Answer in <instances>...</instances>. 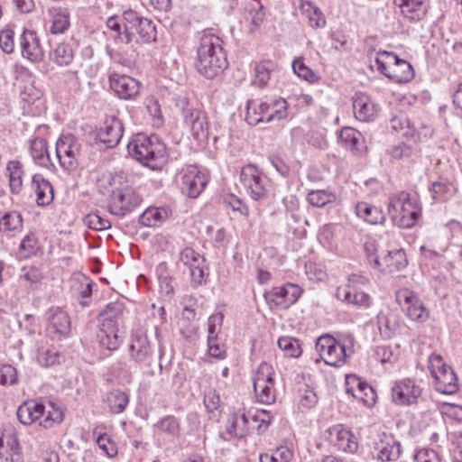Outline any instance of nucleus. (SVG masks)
I'll list each match as a JSON object with an SVG mask.
<instances>
[{
  "label": "nucleus",
  "mask_w": 462,
  "mask_h": 462,
  "mask_svg": "<svg viewBox=\"0 0 462 462\" xmlns=\"http://www.w3.org/2000/svg\"><path fill=\"white\" fill-rule=\"evenodd\" d=\"M18 383L17 371L10 365H4L0 366V384L1 385H14Z\"/></svg>",
  "instance_id": "nucleus-58"
},
{
  "label": "nucleus",
  "mask_w": 462,
  "mask_h": 462,
  "mask_svg": "<svg viewBox=\"0 0 462 462\" xmlns=\"http://www.w3.org/2000/svg\"><path fill=\"white\" fill-rule=\"evenodd\" d=\"M129 356L132 361L144 369H149L157 361V355L152 349L148 337L144 334H134L132 336L129 345ZM149 375H153L152 369L147 370Z\"/></svg>",
  "instance_id": "nucleus-7"
},
{
  "label": "nucleus",
  "mask_w": 462,
  "mask_h": 462,
  "mask_svg": "<svg viewBox=\"0 0 462 462\" xmlns=\"http://www.w3.org/2000/svg\"><path fill=\"white\" fill-rule=\"evenodd\" d=\"M222 40L210 33L200 37L195 66L207 79H213L227 68V59L222 47Z\"/></svg>",
  "instance_id": "nucleus-1"
},
{
  "label": "nucleus",
  "mask_w": 462,
  "mask_h": 462,
  "mask_svg": "<svg viewBox=\"0 0 462 462\" xmlns=\"http://www.w3.org/2000/svg\"><path fill=\"white\" fill-rule=\"evenodd\" d=\"M266 123L273 120H281L287 116V102L284 99H277L272 102H267V108L265 109Z\"/></svg>",
  "instance_id": "nucleus-38"
},
{
  "label": "nucleus",
  "mask_w": 462,
  "mask_h": 462,
  "mask_svg": "<svg viewBox=\"0 0 462 462\" xmlns=\"http://www.w3.org/2000/svg\"><path fill=\"white\" fill-rule=\"evenodd\" d=\"M97 444L107 457H114L117 454L116 444L112 440L110 436L106 433L100 434L97 439Z\"/></svg>",
  "instance_id": "nucleus-56"
},
{
  "label": "nucleus",
  "mask_w": 462,
  "mask_h": 462,
  "mask_svg": "<svg viewBox=\"0 0 462 462\" xmlns=\"http://www.w3.org/2000/svg\"><path fill=\"white\" fill-rule=\"evenodd\" d=\"M0 48L5 53H12L14 48V32L5 29L0 32Z\"/></svg>",
  "instance_id": "nucleus-60"
},
{
  "label": "nucleus",
  "mask_w": 462,
  "mask_h": 462,
  "mask_svg": "<svg viewBox=\"0 0 462 462\" xmlns=\"http://www.w3.org/2000/svg\"><path fill=\"white\" fill-rule=\"evenodd\" d=\"M393 63L391 65L389 79L399 83L409 82L414 77V70L410 62L400 59L397 55H392Z\"/></svg>",
  "instance_id": "nucleus-25"
},
{
  "label": "nucleus",
  "mask_w": 462,
  "mask_h": 462,
  "mask_svg": "<svg viewBox=\"0 0 462 462\" xmlns=\"http://www.w3.org/2000/svg\"><path fill=\"white\" fill-rule=\"evenodd\" d=\"M254 390L259 402L264 404H271L275 402L274 382L269 383H259L254 385Z\"/></svg>",
  "instance_id": "nucleus-44"
},
{
  "label": "nucleus",
  "mask_w": 462,
  "mask_h": 462,
  "mask_svg": "<svg viewBox=\"0 0 462 462\" xmlns=\"http://www.w3.org/2000/svg\"><path fill=\"white\" fill-rule=\"evenodd\" d=\"M180 189L189 198H197L205 189L208 179L196 168L190 167L181 173Z\"/></svg>",
  "instance_id": "nucleus-16"
},
{
  "label": "nucleus",
  "mask_w": 462,
  "mask_h": 462,
  "mask_svg": "<svg viewBox=\"0 0 462 462\" xmlns=\"http://www.w3.org/2000/svg\"><path fill=\"white\" fill-rule=\"evenodd\" d=\"M335 195L321 189L312 190L307 196L308 201L311 205L318 208H321L328 203H332L335 200Z\"/></svg>",
  "instance_id": "nucleus-49"
},
{
  "label": "nucleus",
  "mask_w": 462,
  "mask_h": 462,
  "mask_svg": "<svg viewBox=\"0 0 462 462\" xmlns=\"http://www.w3.org/2000/svg\"><path fill=\"white\" fill-rule=\"evenodd\" d=\"M356 214L358 217L371 225L383 224L385 221L383 211L366 202H359L356 205Z\"/></svg>",
  "instance_id": "nucleus-27"
},
{
  "label": "nucleus",
  "mask_w": 462,
  "mask_h": 462,
  "mask_svg": "<svg viewBox=\"0 0 462 462\" xmlns=\"http://www.w3.org/2000/svg\"><path fill=\"white\" fill-rule=\"evenodd\" d=\"M429 369L435 379L436 391L444 394H453L457 392V377L452 367L443 361L441 356L431 355L430 356Z\"/></svg>",
  "instance_id": "nucleus-5"
},
{
  "label": "nucleus",
  "mask_w": 462,
  "mask_h": 462,
  "mask_svg": "<svg viewBox=\"0 0 462 462\" xmlns=\"http://www.w3.org/2000/svg\"><path fill=\"white\" fill-rule=\"evenodd\" d=\"M240 184L249 197L255 201L266 198L270 187L267 176L253 164L242 168Z\"/></svg>",
  "instance_id": "nucleus-6"
},
{
  "label": "nucleus",
  "mask_w": 462,
  "mask_h": 462,
  "mask_svg": "<svg viewBox=\"0 0 462 462\" xmlns=\"http://www.w3.org/2000/svg\"><path fill=\"white\" fill-rule=\"evenodd\" d=\"M85 223L89 228L97 231L108 229L111 226L107 219L101 217L97 214H88L86 217Z\"/></svg>",
  "instance_id": "nucleus-59"
},
{
  "label": "nucleus",
  "mask_w": 462,
  "mask_h": 462,
  "mask_svg": "<svg viewBox=\"0 0 462 462\" xmlns=\"http://www.w3.org/2000/svg\"><path fill=\"white\" fill-rule=\"evenodd\" d=\"M269 383L274 382L273 379V369L272 365L267 363H262L254 377V385L259 384V383Z\"/></svg>",
  "instance_id": "nucleus-55"
},
{
  "label": "nucleus",
  "mask_w": 462,
  "mask_h": 462,
  "mask_svg": "<svg viewBox=\"0 0 462 462\" xmlns=\"http://www.w3.org/2000/svg\"><path fill=\"white\" fill-rule=\"evenodd\" d=\"M6 171L9 176L10 189L13 193L18 194L23 185V169L22 164L18 161H11L8 162Z\"/></svg>",
  "instance_id": "nucleus-37"
},
{
  "label": "nucleus",
  "mask_w": 462,
  "mask_h": 462,
  "mask_svg": "<svg viewBox=\"0 0 462 462\" xmlns=\"http://www.w3.org/2000/svg\"><path fill=\"white\" fill-rule=\"evenodd\" d=\"M142 19L135 11L131 9L125 11L122 15L124 36L127 43L131 42L134 37V27Z\"/></svg>",
  "instance_id": "nucleus-40"
},
{
  "label": "nucleus",
  "mask_w": 462,
  "mask_h": 462,
  "mask_svg": "<svg viewBox=\"0 0 462 462\" xmlns=\"http://www.w3.org/2000/svg\"><path fill=\"white\" fill-rule=\"evenodd\" d=\"M316 349L324 362L335 367L342 366L347 357L346 346L340 344L330 335H324L318 338Z\"/></svg>",
  "instance_id": "nucleus-9"
},
{
  "label": "nucleus",
  "mask_w": 462,
  "mask_h": 462,
  "mask_svg": "<svg viewBox=\"0 0 462 462\" xmlns=\"http://www.w3.org/2000/svg\"><path fill=\"white\" fill-rule=\"evenodd\" d=\"M38 250L37 239L33 235H27L20 244L22 257L27 258L34 254Z\"/></svg>",
  "instance_id": "nucleus-57"
},
{
  "label": "nucleus",
  "mask_w": 462,
  "mask_h": 462,
  "mask_svg": "<svg viewBox=\"0 0 462 462\" xmlns=\"http://www.w3.org/2000/svg\"><path fill=\"white\" fill-rule=\"evenodd\" d=\"M125 307L122 302H110L99 314L100 326L108 329L118 328L123 322Z\"/></svg>",
  "instance_id": "nucleus-20"
},
{
  "label": "nucleus",
  "mask_w": 462,
  "mask_h": 462,
  "mask_svg": "<svg viewBox=\"0 0 462 462\" xmlns=\"http://www.w3.org/2000/svg\"><path fill=\"white\" fill-rule=\"evenodd\" d=\"M355 116L361 122L373 121L378 112L376 105L365 95H356L353 100Z\"/></svg>",
  "instance_id": "nucleus-21"
},
{
  "label": "nucleus",
  "mask_w": 462,
  "mask_h": 462,
  "mask_svg": "<svg viewBox=\"0 0 462 462\" xmlns=\"http://www.w3.org/2000/svg\"><path fill=\"white\" fill-rule=\"evenodd\" d=\"M163 433H166L172 437H178L180 435V424L178 420L172 416L168 415L161 419L155 425Z\"/></svg>",
  "instance_id": "nucleus-46"
},
{
  "label": "nucleus",
  "mask_w": 462,
  "mask_h": 462,
  "mask_svg": "<svg viewBox=\"0 0 462 462\" xmlns=\"http://www.w3.org/2000/svg\"><path fill=\"white\" fill-rule=\"evenodd\" d=\"M22 217L17 212L5 213L0 219V231L9 232L22 226Z\"/></svg>",
  "instance_id": "nucleus-48"
},
{
  "label": "nucleus",
  "mask_w": 462,
  "mask_h": 462,
  "mask_svg": "<svg viewBox=\"0 0 462 462\" xmlns=\"http://www.w3.org/2000/svg\"><path fill=\"white\" fill-rule=\"evenodd\" d=\"M364 249L369 264L374 268H382L383 264L377 254L378 247L376 242L372 239L366 241L364 245Z\"/></svg>",
  "instance_id": "nucleus-51"
},
{
  "label": "nucleus",
  "mask_w": 462,
  "mask_h": 462,
  "mask_svg": "<svg viewBox=\"0 0 462 462\" xmlns=\"http://www.w3.org/2000/svg\"><path fill=\"white\" fill-rule=\"evenodd\" d=\"M381 262L383 267L389 273L399 272L408 264L406 254L402 249L388 251Z\"/></svg>",
  "instance_id": "nucleus-29"
},
{
  "label": "nucleus",
  "mask_w": 462,
  "mask_h": 462,
  "mask_svg": "<svg viewBox=\"0 0 462 462\" xmlns=\"http://www.w3.org/2000/svg\"><path fill=\"white\" fill-rule=\"evenodd\" d=\"M278 346L289 357H298L301 354L299 341L293 337H282L278 339Z\"/></svg>",
  "instance_id": "nucleus-45"
},
{
  "label": "nucleus",
  "mask_w": 462,
  "mask_h": 462,
  "mask_svg": "<svg viewBox=\"0 0 462 462\" xmlns=\"http://www.w3.org/2000/svg\"><path fill=\"white\" fill-rule=\"evenodd\" d=\"M292 69L298 77L308 82L314 83L319 81V77L309 67H307L301 58H297L292 62Z\"/></svg>",
  "instance_id": "nucleus-47"
},
{
  "label": "nucleus",
  "mask_w": 462,
  "mask_h": 462,
  "mask_svg": "<svg viewBox=\"0 0 462 462\" xmlns=\"http://www.w3.org/2000/svg\"><path fill=\"white\" fill-rule=\"evenodd\" d=\"M336 431V441L335 444L339 449L345 452L355 453L358 449V442L356 436L349 430L340 426L333 429Z\"/></svg>",
  "instance_id": "nucleus-30"
},
{
  "label": "nucleus",
  "mask_w": 462,
  "mask_h": 462,
  "mask_svg": "<svg viewBox=\"0 0 462 462\" xmlns=\"http://www.w3.org/2000/svg\"><path fill=\"white\" fill-rule=\"evenodd\" d=\"M142 198L131 188L115 189L109 199V210L116 216H125L139 206Z\"/></svg>",
  "instance_id": "nucleus-11"
},
{
  "label": "nucleus",
  "mask_w": 462,
  "mask_h": 462,
  "mask_svg": "<svg viewBox=\"0 0 462 462\" xmlns=\"http://www.w3.org/2000/svg\"><path fill=\"white\" fill-rule=\"evenodd\" d=\"M137 33L144 42H150L156 39V30L152 22L147 18L142 17L134 27V35Z\"/></svg>",
  "instance_id": "nucleus-39"
},
{
  "label": "nucleus",
  "mask_w": 462,
  "mask_h": 462,
  "mask_svg": "<svg viewBox=\"0 0 462 462\" xmlns=\"http://www.w3.org/2000/svg\"><path fill=\"white\" fill-rule=\"evenodd\" d=\"M203 402L207 411L213 412L220 406V396L215 389H212L204 395Z\"/></svg>",
  "instance_id": "nucleus-61"
},
{
  "label": "nucleus",
  "mask_w": 462,
  "mask_h": 462,
  "mask_svg": "<svg viewBox=\"0 0 462 462\" xmlns=\"http://www.w3.org/2000/svg\"><path fill=\"white\" fill-rule=\"evenodd\" d=\"M168 208H149L139 217V223L145 226H156L169 217Z\"/></svg>",
  "instance_id": "nucleus-33"
},
{
  "label": "nucleus",
  "mask_w": 462,
  "mask_h": 462,
  "mask_svg": "<svg viewBox=\"0 0 462 462\" xmlns=\"http://www.w3.org/2000/svg\"><path fill=\"white\" fill-rule=\"evenodd\" d=\"M51 16V32L53 34L64 32L69 26V14L66 9L54 8L50 10Z\"/></svg>",
  "instance_id": "nucleus-36"
},
{
  "label": "nucleus",
  "mask_w": 462,
  "mask_h": 462,
  "mask_svg": "<svg viewBox=\"0 0 462 462\" xmlns=\"http://www.w3.org/2000/svg\"><path fill=\"white\" fill-rule=\"evenodd\" d=\"M127 152L132 158L152 170L160 169L167 159L166 146L156 135L137 134L128 143Z\"/></svg>",
  "instance_id": "nucleus-2"
},
{
  "label": "nucleus",
  "mask_w": 462,
  "mask_h": 462,
  "mask_svg": "<svg viewBox=\"0 0 462 462\" xmlns=\"http://www.w3.org/2000/svg\"><path fill=\"white\" fill-rule=\"evenodd\" d=\"M118 328H106L101 327L100 331L97 334L99 344L108 350H115L119 346V340L117 336Z\"/></svg>",
  "instance_id": "nucleus-42"
},
{
  "label": "nucleus",
  "mask_w": 462,
  "mask_h": 462,
  "mask_svg": "<svg viewBox=\"0 0 462 462\" xmlns=\"http://www.w3.org/2000/svg\"><path fill=\"white\" fill-rule=\"evenodd\" d=\"M263 18V5L259 2L252 1L245 5L243 19L253 26L251 32L262 24Z\"/></svg>",
  "instance_id": "nucleus-34"
},
{
  "label": "nucleus",
  "mask_w": 462,
  "mask_h": 462,
  "mask_svg": "<svg viewBox=\"0 0 462 462\" xmlns=\"http://www.w3.org/2000/svg\"><path fill=\"white\" fill-rule=\"evenodd\" d=\"M421 393V387L410 378L397 381L392 387V399L397 405L414 404Z\"/></svg>",
  "instance_id": "nucleus-13"
},
{
  "label": "nucleus",
  "mask_w": 462,
  "mask_h": 462,
  "mask_svg": "<svg viewBox=\"0 0 462 462\" xmlns=\"http://www.w3.org/2000/svg\"><path fill=\"white\" fill-rule=\"evenodd\" d=\"M74 57L73 51L68 43L59 44L51 55V60L60 66H68Z\"/></svg>",
  "instance_id": "nucleus-41"
},
{
  "label": "nucleus",
  "mask_w": 462,
  "mask_h": 462,
  "mask_svg": "<svg viewBox=\"0 0 462 462\" xmlns=\"http://www.w3.org/2000/svg\"><path fill=\"white\" fill-rule=\"evenodd\" d=\"M205 263H199L189 268L191 284L194 287H198L206 282V273L204 270Z\"/></svg>",
  "instance_id": "nucleus-62"
},
{
  "label": "nucleus",
  "mask_w": 462,
  "mask_h": 462,
  "mask_svg": "<svg viewBox=\"0 0 462 462\" xmlns=\"http://www.w3.org/2000/svg\"><path fill=\"white\" fill-rule=\"evenodd\" d=\"M388 210L393 223L402 228L413 226L420 216V208L405 191H401L390 199Z\"/></svg>",
  "instance_id": "nucleus-3"
},
{
  "label": "nucleus",
  "mask_w": 462,
  "mask_h": 462,
  "mask_svg": "<svg viewBox=\"0 0 462 462\" xmlns=\"http://www.w3.org/2000/svg\"><path fill=\"white\" fill-rule=\"evenodd\" d=\"M105 402L112 413L118 414L125 411L129 402V398L123 391L112 390L106 393Z\"/></svg>",
  "instance_id": "nucleus-35"
},
{
  "label": "nucleus",
  "mask_w": 462,
  "mask_h": 462,
  "mask_svg": "<svg viewBox=\"0 0 462 462\" xmlns=\"http://www.w3.org/2000/svg\"><path fill=\"white\" fill-rule=\"evenodd\" d=\"M124 133L122 122L115 116L106 117L103 125L100 127L97 139L105 144L106 148L116 147Z\"/></svg>",
  "instance_id": "nucleus-14"
},
{
  "label": "nucleus",
  "mask_w": 462,
  "mask_h": 462,
  "mask_svg": "<svg viewBox=\"0 0 462 462\" xmlns=\"http://www.w3.org/2000/svg\"><path fill=\"white\" fill-rule=\"evenodd\" d=\"M81 144L73 134L60 137L56 143V156L60 166L67 171H73L79 166Z\"/></svg>",
  "instance_id": "nucleus-8"
},
{
  "label": "nucleus",
  "mask_w": 462,
  "mask_h": 462,
  "mask_svg": "<svg viewBox=\"0 0 462 462\" xmlns=\"http://www.w3.org/2000/svg\"><path fill=\"white\" fill-rule=\"evenodd\" d=\"M47 320V332L52 339H60L70 332L69 316L60 308L51 309Z\"/></svg>",
  "instance_id": "nucleus-15"
},
{
  "label": "nucleus",
  "mask_w": 462,
  "mask_h": 462,
  "mask_svg": "<svg viewBox=\"0 0 462 462\" xmlns=\"http://www.w3.org/2000/svg\"><path fill=\"white\" fill-rule=\"evenodd\" d=\"M60 356L58 351L49 348H42L38 351V363L44 367L55 365L60 363Z\"/></svg>",
  "instance_id": "nucleus-50"
},
{
  "label": "nucleus",
  "mask_w": 462,
  "mask_h": 462,
  "mask_svg": "<svg viewBox=\"0 0 462 462\" xmlns=\"http://www.w3.org/2000/svg\"><path fill=\"white\" fill-rule=\"evenodd\" d=\"M20 44L24 58L34 62L41 61L43 59L44 49L35 32L24 30L21 35Z\"/></svg>",
  "instance_id": "nucleus-19"
},
{
  "label": "nucleus",
  "mask_w": 462,
  "mask_h": 462,
  "mask_svg": "<svg viewBox=\"0 0 462 462\" xmlns=\"http://www.w3.org/2000/svg\"><path fill=\"white\" fill-rule=\"evenodd\" d=\"M110 88L122 99L135 97L140 90V83L135 79L117 73L109 76Z\"/></svg>",
  "instance_id": "nucleus-18"
},
{
  "label": "nucleus",
  "mask_w": 462,
  "mask_h": 462,
  "mask_svg": "<svg viewBox=\"0 0 462 462\" xmlns=\"http://www.w3.org/2000/svg\"><path fill=\"white\" fill-rule=\"evenodd\" d=\"M7 447L9 449L5 455V460L9 462H22L21 448L14 435L10 434L8 436Z\"/></svg>",
  "instance_id": "nucleus-54"
},
{
  "label": "nucleus",
  "mask_w": 462,
  "mask_h": 462,
  "mask_svg": "<svg viewBox=\"0 0 462 462\" xmlns=\"http://www.w3.org/2000/svg\"><path fill=\"white\" fill-rule=\"evenodd\" d=\"M267 102L248 100L246 103L245 121L248 125H257L260 123H266L265 109Z\"/></svg>",
  "instance_id": "nucleus-32"
},
{
  "label": "nucleus",
  "mask_w": 462,
  "mask_h": 462,
  "mask_svg": "<svg viewBox=\"0 0 462 462\" xmlns=\"http://www.w3.org/2000/svg\"><path fill=\"white\" fill-rule=\"evenodd\" d=\"M375 449L378 451L376 458L383 462L396 461L402 454L401 443L393 438L385 441L380 440L376 443Z\"/></svg>",
  "instance_id": "nucleus-24"
},
{
  "label": "nucleus",
  "mask_w": 462,
  "mask_h": 462,
  "mask_svg": "<svg viewBox=\"0 0 462 462\" xmlns=\"http://www.w3.org/2000/svg\"><path fill=\"white\" fill-rule=\"evenodd\" d=\"M176 105L180 108L184 124L189 127L192 137L199 144H205L208 139V123L206 113L193 107L185 97H180Z\"/></svg>",
  "instance_id": "nucleus-4"
},
{
  "label": "nucleus",
  "mask_w": 462,
  "mask_h": 462,
  "mask_svg": "<svg viewBox=\"0 0 462 462\" xmlns=\"http://www.w3.org/2000/svg\"><path fill=\"white\" fill-rule=\"evenodd\" d=\"M337 298L346 303L353 304L358 307H368L370 305V296L364 291L350 290V287H340L337 291Z\"/></svg>",
  "instance_id": "nucleus-28"
},
{
  "label": "nucleus",
  "mask_w": 462,
  "mask_h": 462,
  "mask_svg": "<svg viewBox=\"0 0 462 462\" xmlns=\"http://www.w3.org/2000/svg\"><path fill=\"white\" fill-rule=\"evenodd\" d=\"M30 152L35 163L40 166L48 168L51 162L48 152L47 142L42 138H35L31 141Z\"/></svg>",
  "instance_id": "nucleus-31"
},
{
  "label": "nucleus",
  "mask_w": 462,
  "mask_h": 462,
  "mask_svg": "<svg viewBox=\"0 0 462 462\" xmlns=\"http://www.w3.org/2000/svg\"><path fill=\"white\" fill-rule=\"evenodd\" d=\"M360 133L351 127H344L339 134V138L352 151H358Z\"/></svg>",
  "instance_id": "nucleus-52"
},
{
  "label": "nucleus",
  "mask_w": 462,
  "mask_h": 462,
  "mask_svg": "<svg viewBox=\"0 0 462 462\" xmlns=\"http://www.w3.org/2000/svg\"><path fill=\"white\" fill-rule=\"evenodd\" d=\"M415 462H441L439 454L433 449L423 448L414 457Z\"/></svg>",
  "instance_id": "nucleus-64"
},
{
  "label": "nucleus",
  "mask_w": 462,
  "mask_h": 462,
  "mask_svg": "<svg viewBox=\"0 0 462 462\" xmlns=\"http://www.w3.org/2000/svg\"><path fill=\"white\" fill-rule=\"evenodd\" d=\"M302 293L300 286L294 283H286L282 286L274 287L263 294L266 302L271 307L287 309L294 304Z\"/></svg>",
  "instance_id": "nucleus-12"
},
{
  "label": "nucleus",
  "mask_w": 462,
  "mask_h": 462,
  "mask_svg": "<svg viewBox=\"0 0 462 462\" xmlns=\"http://www.w3.org/2000/svg\"><path fill=\"white\" fill-rule=\"evenodd\" d=\"M396 301L405 311L409 319L424 322L429 318V312L418 296L407 288L400 289L395 294Z\"/></svg>",
  "instance_id": "nucleus-10"
},
{
  "label": "nucleus",
  "mask_w": 462,
  "mask_h": 462,
  "mask_svg": "<svg viewBox=\"0 0 462 462\" xmlns=\"http://www.w3.org/2000/svg\"><path fill=\"white\" fill-rule=\"evenodd\" d=\"M353 383H356L357 388H347L346 393H350L354 398L358 399L365 406L371 407L376 402L375 391L365 382H362L360 378L353 376Z\"/></svg>",
  "instance_id": "nucleus-26"
},
{
  "label": "nucleus",
  "mask_w": 462,
  "mask_h": 462,
  "mask_svg": "<svg viewBox=\"0 0 462 462\" xmlns=\"http://www.w3.org/2000/svg\"><path fill=\"white\" fill-rule=\"evenodd\" d=\"M32 182L36 194V204L40 207L50 205L54 199L53 188L50 181L41 174H34Z\"/></svg>",
  "instance_id": "nucleus-23"
},
{
  "label": "nucleus",
  "mask_w": 462,
  "mask_h": 462,
  "mask_svg": "<svg viewBox=\"0 0 462 462\" xmlns=\"http://www.w3.org/2000/svg\"><path fill=\"white\" fill-rule=\"evenodd\" d=\"M403 19L410 23L424 20L430 10L429 0H394Z\"/></svg>",
  "instance_id": "nucleus-17"
},
{
  "label": "nucleus",
  "mask_w": 462,
  "mask_h": 462,
  "mask_svg": "<svg viewBox=\"0 0 462 462\" xmlns=\"http://www.w3.org/2000/svg\"><path fill=\"white\" fill-rule=\"evenodd\" d=\"M21 277L30 283L39 282L42 279V272L35 266H25L21 271Z\"/></svg>",
  "instance_id": "nucleus-63"
},
{
  "label": "nucleus",
  "mask_w": 462,
  "mask_h": 462,
  "mask_svg": "<svg viewBox=\"0 0 462 462\" xmlns=\"http://www.w3.org/2000/svg\"><path fill=\"white\" fill-rule=\"evenodd\" d=\"M180 261L189 268L199 263H205V259L190 247H186L180 252Z\"/></svg>",
  "instance_id": "nucleus-53"
},
{
  "label": "nucleus",
  "mask_w": 462,
  "mask_h": 462,
  "mask_svg": "<svg viewBox=\"0 0 462 462\" xmlns=\"http://www.w3.org/2000/svg\"><path fill=\"white\" fill-rule=\"evenodd\" d=\"M274 68L275 64L271 60H264L257 64L254 68V83L261 88L266 86L270 79L271 72L274 69Z\"/></svg>",
  "instance_id": "nucleus-43"
},
{
  "label": "nucleus",
  "mask_w": 462,
  "mask_h": 462,
  "mask_svg": "<svg viewBox=\"0 0 462 462\" xmlns=\"http://www.w3.org/2000/svg\"><path fill=\"white\" fill-rule=\"evenodd\" d=\"M16 415L21 423L31 425L44 415V406L35 401H27L18 407Z\"/></svg>",
  "instance_id": "nucleus-22"
}]
</instances>
